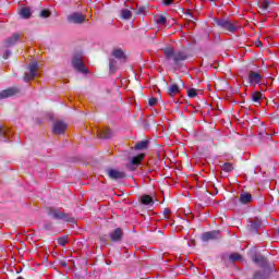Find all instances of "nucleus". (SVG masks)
Instances as JSON below:
<instances>
[{"label": "nucleus", "mask_w": 279, "mask_h": 279, "mask_svg": "<svg viewBox=\"0 0 279 279\" xmlns=\"http://www.w3.org/2000/svg\"><path fill=\"white\" fill-rule=\"evenodd\" d=\"M147 12V8L146 7H140L137 9V14H145Z\"/></svg>", "instance_id": "nucleus-41"}, {"label": "nucleus", "mask_w": 279, "mask_h": 279, "mask_svg": "<svg viewBox=\"0 0 279 279\" xmlns=\"http://www.w3.org/2000/svg\"><path fill=\"white\" fill-rule=\"evenodd\" d=\"M220 239H221L220 230L207 231L201 235V241H203V243H208V241H219Z\"/></svg>", "instance_id": "nucleus-10"}, {"label": "nucleus", "mask_w": 279, "mask_h": 279, "mask_svg": "<svg viewBox=\"0 0 279 279\" xmlns=\"http://www.w3.org/2000/svg\"><path fill=\"white\" fill-rule=\"evenodd\" d=\"M39 16L41 19H49L51 16V11L49 10H43L40 13H39Z\"/></svg>", "instance_id": "nucleus-37"}, {"label": "nucleus", "mask_w": 279, "mask_h": 279, "mask_svg": "<svg viewBox=\"0 0 279 279\" xmlns=\"http://www.w3.org/2000/svg\"><path fill=\"white\" fill-rule=\"evenodd\" d=\"M69 243V236L68 235H62L58 239V245L61 247H64Z\"/></svg>", "instance_id": "nucleus-31"}, {"label": "nucleus", "mask_w": 279, "mask_h": 279, "mask_svg": "<svg viewBox=\"0 0 279 279\" xmlns=\"http://www.w3.org/2000/svg\"><path fill=\"white\" fill-rule=\"evenodd\" d=\"M163 53L167 58V60H172L174 66H182L189 58H191V54L186 50H173V48L168 47L163 49Z\"/></svg>", "instance_id": "nucleus-1"}, {"label": "nucleus", "mask_w": 279, "mask_h": 279, "mask_svg": "<svg viewBox=\"0 0 279 279\" xmlns=\"http://www.w3.org/2000/svg\"><path fill=\"white\" fill-rule=\"evenodd\" d=\"M123 236L124 233L122 228H116L109 233V239L112 243H121V241H123Z\"/></svg>", "instance_id": "nucleus-11"}, {"label": "nucleus", "mask_w": 279, "mask_h": 279, "mask_svg": "<svg viewBox=\"0 0 279 279\" xmlns=\"http://www.w3.org/2000/svg\"><path fill=\"white\" fill-rule=\"evenodd\" d=\"M269 5H270L269 0H264L260 3L259 8H260L263 14H266V12H269Z\"/></svg>", "instance_id": "nucleus-27"}, {"label": "nucleus", "mask_w": 279, "mask_h": 279, "mask_svg": "<svg viewBox=\"0 0 279 279\" xmlns=\"http://www.w3.org/2000/svg\"><path fill=\"white\" fill-rule=\"evenodd\" d=\"M184 16H186V19H195V16H193V13L191 12V10H185L184 12Z\"/></svg>", "instance_id": "nucleus-39"}, {"label": "nucleus", "mask_w": 279, "mask_h": 279, "mask_svg": "<svg viewBox=\"0 0 279 279\" xmlns=\"http://www.w3.org/2000/svg\"><path fill=\"white\" fill-rule=\"evenodd\" d=\"M222 263L228 267V263H230V254L228 253H222L220 256Z\"/></svg>", "instance_id": "nucleus-32"}, {"label": "nucleus", "mask_w": 279, "mask_h": 279, "mask_svg": "<svg viewBox=\"0 0 279 279\" xmlns=\"http://www.w3.org/2000/svg\"><path fill=\"white\" fill-rule=\"evenodd\" d=\"M236 260H243V256L239 253L230 254L229 263H236Z\"/></svg>", "instance_id": "nucleus-28"}, {"label": "nucleus", "mask_w": 279, "mask_h": 279, "mask_svg": "<svg viewBox=\"0 0 279 279\" xmlns=\"http://www.w3.org/2000/svg\"><path fill=\"white\" fill-rule=\"evenodd\" d=\"M169 215H171V209L165 208V210H163V218L165 219H169Z\"/></svg>", "instance_id": "nucleus-40"}, {"label": "nucleus", "mask_w": 279, "mask_h": 279, "mask_svg": "<svg viewBox=\"0 0 279 279\" xmlns=\"http://www.w3.org/2000/svg\"><path fill=\"white\" fill-rule=\"evenodd\" d=\"M187 97H190V99H195V97H197V89L195 88H190L187 90Z\"/></svg>", "instance_id": "nucleus-36"}, {"label": "nucleus", "mask_w": 279, "mask_h": 279, "mask_svg": "<svg viewBox=\"0 0 279 279\" xmlns=\"http://www.w3.org/2000/svg\"><path fill=\"white\" fill-rule=\"evenodd\" d=\"M214 22L216 23L217 27L219 29H222V32H229L230 34H234V32H239V26L236 25V22L230 21V19H214Z\"/></svg>", "instance_id": "nucleus-4"}, {"label": "nucleus", "mask_w": 279, "mask_h": 279, "mask_svg": "<svg viewBox=\"0 0 279 279\" xmlns=\"http://www.w3.org/2000/svg\"><path fill=\"white\" fill-rule=\"evenodd\" d=\"M16 279H25V278H23V277H17Z\"/></svg>", "instance_id": "nucleus-52"}, {"label": "nucleus", "mask_w": 279, "mask_h": 279, "mask_svg": "<svg viewBox=\"0 0 279 279\" xmlns=\"http://www.w3.org/2000/svg\"><path fill=\"white\" fill-rule=\"evenodd\" d=\"M72 66L75 71H88V68L82 62V58L75 56L72 60Z\"/></svg>", "instance_id": "nucleus-15"}, {"label": "nucleus", "mask_w": 279, "mask_h": 279, "mask_svg": "<svg viewBox=\"0 0 279 279\" xmlns=\"http://www.w3.org/2000/svg\"><path fill=\"white\" fill-rule=\"evenodd\" d=\"M156 104H158V98H155V97L149 98L148 106H150V108H154Z\"/></svg>", "instance_id": "nucleus-38"}, {"label": "nucleus", "mask_w": 279, "mask_h": 279, "mask_svg": "<svg viewBox=\"0 0 279 279\" xmlns=\"http://www.w3.org/2000/svg\"><path fill=\"white\" fill-rule=\"evenodd\" d=\"M246 230L251 236H256V234H260V230L263 229V219L259 217L248 218L246 220Z\"/></svg>", "instance_id": "nucleus-5"}, {"label": "nucleus", "mask_w": 279, "mask_h": 279, "mask_svg": "<svg viewBox=\"0 0 279 279\" xmlns=\"http://www.w3.org/2000/svg\"><path fill=\"white\" fill-rule=\"evenodd\" d=\"M135 151H145L149 149V140L140 141L134 146Z\"/></svg>", "instance_id": "nucleus-18"}, {"label": "nucleus", "mask_w": 279, "mask_h": 279, "mask_svg": "<svg viewBox=\"0 0 279 279\" xmlns=\"http://www.w3.org/2000/svg\"><path fill=\"white\" fill-rule=\"evenodd\" d=\"M264 138H266V141H269V136H265Z\"/></svg>", "instance_id": "nucleus-50"}, {"label": "nucleus", "mask_w": 279, "mask_h": 279, "mask_svg": "<svg viewBox=\"0 0 279 279\" xmlns=\"http://www.w3.org/2000/svg\"><path fill=\"white\" fill-rule=\"evenodd\" d=\"M37 123H43V122L40 121V119H38V120H37Z\"/></svg>", "instance_id": "nucleus-51"}, {"label": "nucleus", "mask_w": 279, "mask_h": 279, "mask_svg": "<svg viewBox=\"0 0 279 279\" xmlns=\"http://www.w3.org/2000/svg\"><path fill=\"white\" fill-rule=\"evenodd\" d=\"M106 173L110 180H114L116 182H121V180H125V178H128L125 172L113 168H107Z\"/></svg>", "instance_id": "nucleus-8"}, {"label": "nucleus", "mask_w": 279, "mask_h": 279, "mask_svg": "<svg viewBox=\"0 0 279 279\" xmlns=\"http://www.w3.org/2000/svg\"><path fill=\"white\" fill-rule=\"evenodd\" d=\"M184 230V227H180L179 232H182Z\"/></svg>", "instance_id": "nucleus-48"}, {"label": "nucleus", "mask_w": 279, "mask_h": 279, "mask_svg": "<svg viewBox=\"0 0 279 279\" xmlns=\"http://www.w3.org/2000/svg\"><path fill=\"white\" fill-rule=\"evenodd\" d=\"M22 19H29L32 16V9L24 7L20 11Z\"/></svg>", "instance_id": "nucleus-25"}, {"label": "nucleus", "mask_w": 279, "mask_h": 279, "mask_svg": "<svg viewBox=\"0 0 279 279\" xmlns=\"http://www.w3.org/2000/svg\"><path fill=\"white\" fill-rule=\"evenodd\" d=\"M11 56H12V51L7 50V51L3 53L2 58H3V60H8Z\"/></svg>", "instance_id": "nucleus-42"}, {"label": "nucleus", "mask_w": 279, "mask_h": 279, "mask_svg": "<svg viewBox=\"0 0 279 279\" xmlns=\"http://www.w3.org/2000/svg\"><path fill=\"white\" fill-rule=\"evenodd\" d=\"M140 202L143 206H154V197L147 194L142 195Z\"/></svg>", "instance_id": "nucleus-20"}, {"label": "nucleus", "mask_w": 279, "mask_h": 279, "mask_svg": "<svg viewBox=\"0 0 279 279\" xmlns=\"http://www.w3.org/2000/svg\"><path fill=\"white\" fill-rule=\"evenodd\" d=\"M50 119H53V116H50Z\"/></svg>", "instance_id": "nucleus-54"}, {"label": "nucleus", "mask_w": 279, "mask_h": 279, "mask_svg": "<svg viewBox=\"0 0 279 279\" xmlns=\"http://www.w3.org/2000/svg\"><path fill=\"white\" fill-rule=\"evenodd\" d=\"M84 21H86V16H84L82 13L74 12L68 15V23H74V25H82Z\"/></svg>", "instance_id": "nucleus-12"}, {"label": "nucleus", "mask_w": 279, "mask_h": 279, "mask_svg": "<svg viewBox=\"0 0 279 279\" xmlns=\"http://www.w3.org/2000/svg\"><path fill=\"white\" fill-rule=\"evenodd\" d=\"M156 23L157 25H165L167 23V17L163 15H157Z\"/></svg>", "instance_id": "nucleus-33"}, {"label": "nucleus", "mask_w": 279, "mask_h": 279, "mask_svg": "<svg viewBox=\"0 0 279 279\" xmlns=\"http://www.w3.org/2000/svg\"><path fill=\"white\" fill-rule=\"evenodd\" d=\"M251 99L252 101H254L255 104L260 102V99H263V93L255 90L251 93Z\"/></svg>", "instance_id": "nucleus-23"}, {"label": "nucleus", "mask_w": 279, "mask_h": 279, "mask_svg": "<svg viewBox=\"0 0 279 279\" xmlns=\"http://www.w3.org/2000/svg\"><path fill=\"white\" fill-rule=\"evenodd\" d=\"M59 266L62 267L63 269H66V267H69V264H66V260H60Z\"/></svg>", "instance_id": "nucleus-43"}, {"label": "nucleus", "mask_w": 279, "mask_h": 279, "mask_svg": "<svg viewBox=\"0 0 279 279\" xmlns=\"http://www.w3.org/2000/svg\"><path fill=\"white\" fill-rule=\"evenodd\" d=\"M19 40H21V35L19 33L13 34L12 37L8 38L4 41L5 47H14L15 44L19 43Z\"/></svg>", "instance_id": "nucleus-19"}, {"label": "nucleus", "mask_w": 279, "mask_h": 279, "mask_svg": "<svg viewBox=\"0 0 279 279\" xmlns=\"http://www.w3.org/2000/svg\"><path fill=\"white\" fill-rule=\"evenodd\" d=\"M48 217L52 218L54 221H63L64 223H77L73 214L65 213L58 207H48L47 211Z\"/></svg>", "instance_id": "nucleus-2"}, {"label": "nucleus", "mask_w": 279, "mask_h": 279, "mask_svg": "<svg viewBox=\"0 0 279 279\" xmlns=\"http://www.w3.org/2000/svg\"><path fill=\"white\" fill-rule=\"evenodd\" d=\"M111 56L116 59H111L109 62L110 71H117L119 69V62L120 64L128 62V54L123 49H113Z\"/></svg>", "instance_id": "nucleus-3"}, {"label": "nucleus", "mask_w": 279, "mask_h": 279, "mask_svg": "<svg viewBox=\"0 0 279 279\" xmlns=\"http://www.w3.org/2000/svg\"><path fill=\"white\" fill-rule=\"evenodd\" d=\"M68 128H69V125L66 123H64V121L59 120L54 123V125L52 128V132H53V134H57V135L64 134V132L66 131Z\"/></svg>", "instance_id": "nucleus-14"}, {"label": "nucleus", "mask_w": 279, "mask_h": 279, "mask_svg": "<svg viewBox=\"0 0 279 279\" xmlns=\"http://www.w3.org/2000/svg\"><path fill=\"white\" fill-rule=\"evenodd\" d=\"M255 46H256V47H263V41L256 40V41H255Z\"/></svg>", "instance_id": "nucleus-45"}, {"label": "nucleus", "mask_w": 279, "mask_h": 279, "mask_svg": "<svg viewBox=\"0 0 279 279\" xmlns=\"http://www.w3.org/2000/svg\"><path fill=\"white\" fill-rule=\"evenodd\" d=\"M16 95H21V87L12 86L7 89H2L0 92V100L10 99V97H16Z\"/></svg>", "instance_id": "nucleus-9"}, {"label": "nucleus", "mask_w": 279, "mask_h": 279, "mask_svg": "<svg viewBox=\"0 0 279 279\" xmlns=\"http://www.w3.org/2000/svg\"><path fill=\"white\" fill-rule=\"evenodd\" d=\"M98 136L102 141H108L112 138V131L110 129H100L98 130Z\"/></svg>", "instance_id": "nucleus-17"}, {"label": "nucleus", "mask_w": 279, "mask_h": 279, "mask_svg": "<svg viewBox=\"0 0 279 279\" xmlns=\"http://www.w3.org/2000/svg\"><path fill=\"white\" fill-rule=\"evenodd\" d=\"M163 4L173 5V0H163Z\"/></svg>", "instance_id": "nucleus-44"}, {"label": "nucleus", "mask_w": 279, "mask_h": 279, "mask_svg": "<svg viewBox=\"0 0 279 279\" xmlns=\"http://www.w3.org/2000/svg\"><path fill=\"white\" fill-rule=\"evenodd\" d=\"M239 202L243 206H247V204H252L254 202V196H252V194H250L248 192H242L240 194Z\"/></svg>", "instance_id": "nucleus-16"}, {"label": "nucleus", "mask_w": 279, "mask_h": 279, "mask_svg": "<svg viewBox=\"0 0 279 279\" xmlns=\"http://www.w3.org/2000/svg\"><path fill=\"white\" fill-rule=\"evenodd\" d=\"M76 80H86L87 77H93L92 71H77L75 73Z\"/></svg>", "instance_id": "nucleus-22"}, {"label": "nucleus", "mask_w": 279, "mask_h": 279, "mask_svg": "<svg viewBox=\"0 0 279 279\" xmlns=\"http://www.w3.org/2000/svg\"><path fill=\"white\" fill-rule=\"evenodd\" d=\"M210 1H215V0H210Z\"/></svg>", "instance_id": "nucleus-55"}, {"label": "nucleus", "mask_w": 279, "mask_h": 279, "mask_svg": "<svg viewBox=\"0 0 279 279\" xmlns=\"http://www.w3.org/2000/svg\"><path fill=\"white\" fill-rule=\"evenodd\" d=\"M143 160H145V154L143 153L133 157H129V162L125 165L126 170L131 172L136 171V169H138Z\"/></svg>", "instance_id": "nucleus-6"}, {"label": "nucleus", "mask_w": 279, "mask_h": 279, "mask_svg": "<svg viewBox=\"0 0 279 279\" xmlns=\"http://www.w3.org/2000/svg\"><path fill=\"white\" fill-rule=\"evenodd\" d=\"M222 171H226V173H231V171H234V166L230 162H225L222 165Z\"/></svg>", "instance_id": "nucleus-30"}, {"label": "nucleus", "mask_w": 279, "mask_h": 279, "mask_svg": "<svg viewBox=\"0 0 279 279\" xmlns=\"http://www.w3.org/2000/svg\"><path fill=\"white\" fill-rule=\"evenodd\" d=\"M120 16L124 21H128V20L132 19V11H130L129 9H122L120 11Z\"/></svg>", "instance_id": "nucleus-26"}, {"label": "nucleus", "mask_w": 279, "mask_h": 279, "mask_svg": "<svg viewBox=\"0 0 279 279\" xmlns=\"http://www.w3.org/2000/svg\"><path fill=\"white\" fill-rule=\"evenodd\" d=\"M219 193V191L218 190H216V192L213 194V195H217Z\"/></svg>", "instance_id": "nucleus-49"}, {"label": "nucleus", "mask_w": 279, "mask_h": 279, "mask_svg": "<svg viewBox=\"0 0 279 279\" xmlns=\"http://www.w3.org/2000/svg\"><path fill=\"white\" fill-rule=\"evenodd\" d=\"M44 230H48V231L53 230V222H51L50 220H45L44 221Z\"/></svg>", "instance_id": "nucleus-35"}, {"label": "nucleus", "mask_w": 279, "mask_h": 279, "mask_svg": "<svg viewBox=\"0 0 279 279\" xmlns=\"http://www.w3.org/2000/svg\"><path fill=\"white\" fill-rule=\"evenodd\" d=\"M178 93H180V86H178L177 84L170 85L168 95H170V97H175Z\"/></svg>", "instance_id": "nucleus-24"}, {"label": "nucleus", "mask_w": 279, "mask_h": 279, "mask_svg": "<svg viewBox=\"0 0 279 279\" xmlns=\"http://www.w3.org/2000/svg\"><path fill=\"white\" fill-rule=\"evenodd\" d=\"M265 136H268V141H274V136L269 133H267V131H260L257 134V138H259V141H263V138H265Z\"/></svg>", "instance_id": "nucleus-29"}, {"label": "nucleus", "mask_w": 279, "mask_h": 279, "mask_svg": "<svg viewBox=\"0 0 279 279\" xmlns=\"http://www.w3.org/2000/svg\"><path fill=\"white\" fill-rule=\"evenodd\" d=\"M247 82L250 86H253V88H256V86H260L265 84L264 75L260 74V72L251 71L247 74Z\"/></svg>", "instance_id": "nucleus-7"}, {"label": "nucleus", "mask_w": 279, "mask_h": 279, "mask_svg": "<svg viewBox=\"0 0 279 279\" xmlns=\"http://www.w3.org/2000/svg\"><path fill=\"white\" fill-rule=\"evenodd\" d=\"M211 69H217V66H211Z\"/></svg>", "instance_id": "nucleus-53"}, {"label": "nucleus", "mask_w": 279, "mask_h": 279, "mask_svg": "<svg viewBox=\"0 0 279 279\" xmlns=\"http://www.w3.org/2000/svg\"><path fill=\"white\" fill-rule=\"evenodd\" d=\"M38 69H41V68L36 61L31 62L28 65V71H38Z\"/></svg>", "instance_id": "nucleus-34"}, {"label": "nucleus", "mask_w": 279, "mask_h": 279, "mask_svg": "<svg viewBox=\"0 0 279 279\" xmlns=\"http://www.w3.org/2000/svg\"><path fill=\"white\" fill-rule=\"evenodd\" d=\"M232 203L234 204V206H236V204L239 203V198L236 196H234L232 198Z\"/></svg>", "instance_id": "nucleus-46"}, {"label": "nucleus", "mask_w": 279, "mask_h": 279, "mask_svg": "<svg viewBox=\"0 0 279 279\" xmlns=\"http://www.w3.org/2000/svg\"><path fill=\"white\" fill-rule=\"evenodd\" d=\"M12 130L10 128H5L3 125H0V141L2 143H8L12 138Z\"/></svg>", "instance_id": "nucleus-13"}, {"label": "nucleus", "mask_w": 279, "mask_h": 279, "mask_svg": "<svg viewBox=\"0 0 279 279\" xmlns=\"http://www.w3.org/2000/svg\"><path fill=\"white\" fill-rule=\"evenodd\" d=\"M34 77H38V71L25 72L23 80L27 84V83L32 82V80H34Z\"/></svg>", "instance_id": "nucleus-21"}, {"label": "nucleus", "mask_w": 279, "mask_h": 279, "mask_svg": "<svg viewBox=\"0 0 279 279\" xmlns=\"http://www.w3.org/2000/svg\"><path fill=\"white\" fill-rule=\"evenodd\" d=\"M190 247H195V240H192L190 243H189Z\"/></svg>", "instance_id": "nucleus-47"}]
</instances>
